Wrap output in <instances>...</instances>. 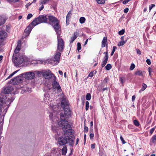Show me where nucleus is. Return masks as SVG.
Here are the masks:
<instances>
[{"label":"nucleus","mask_w":156,"mask_h":156,"mask_svg":"<svg viewBox=\"0 0 156 156\" xmlns=\"http://www.w3.org/2000/svg\"><path fill=\"white\" fill-rule=\"evenodd\" d=\"M135 74L139 76H141L143 75L142 71L141 70H138L136 71L135 73Z\"/></svg>","instance_id":"obj_25"},{"label":"nucleus","mask_w":156,"mask_h":156,"mask_svg":"<svg viewBox=\"0 0 156 156\" xmlns=\"http://www.w3.org/2000/svg\"><path fill=\"white\" fill-rule=\"evenodd\" d=\"M23 74H22L12 79L9 81L10 83L13 84H15L22 83L23 80Z\"/></svg>","instance_id":"obj_8"},{"label":"nucleus","mask_w":156,"mask_h":156,"mask_svg":"<svg viewBox=\"0 0 156 156\" xmlns=\"http://www.w3.org/2000/svg\"><path fill=\"white\" fill-rule=\"evenodd\" d=\"M151 140L152 143L154 144L156 143V135H154L152 137Z\"/></svg>","instance_id":"obj_23"},{"label":"nucleus","mask_w":156,"mask_h":156,"mask_svg":"<svg viewBox=\"0 0 156 156\" xmlns=\"http://www.w3.org/2000/svg\"><path fill=\"white\" fill-rule=\"evenodd\" d=\"M117 48L116 46H113V47L112 51L111 52V55L112 56L113 55L115 50Z\"/></svg>","instance_id":"obj_35"},{"label":"nucleus","mask_w":156,"mask_h":156,"mask_svg":"<svg viewBox=\"0 0 156 156\" xmlns=\"http://www.w3.org/2000/svg\"><path fill=\"white\" fill-rule=\"evenodd\" d=\"M78 35V34L77 32H75L74 33L73 36L71 38V40L70 41V43H73L74 40L76 38Z\"/></svg>","instance_id":"obj_17"},{"label":"nucleus","mask_w":156,"mask_h":156,"mask_svg":"<svg viewBox=\"0 0 156 156\" xmlns=\"http://www.w3.org/2000/svg\"><path fill=\"white\" fill-rule=\"evenodd\" d=\"M93 128L92 127H90V132H93Z\"/></svg>","instance_id":"obj_61"},{"label":"nucleus","mask_w":156,"mask_h":156,"mask_svg":"<svg viewBox=\"0 0 156 156\" xmlns=\"http://www.w3.org/2000/svg\"><path fill=\"white\" fill-rule=\"evenodd\" d=\"M46 156H52L51 154L50 155L49 153H47Z\"/></svg>","instance_id":"obj_63"},{"label":"nucleus","mask_w":156,"mask_h":156,"mask_svg":"<svg viewBox=\"0 0 156 156\" xmlns=\"http://www.w3.org/2000/svg\"><path fill=\"white\" fill-rule=\"evenodd\" d=\"M77 50L79 51L81 48V45L80 43H78L77 44Z\"/></svg>","instance_id":"obj_39"},{"label":"nucleus","mask_w":156,"mask_h":156,"mask_svg":"<svg viewBox=\"0 0 156 156\" xmlns=\"http://www.w3.org/2000/svg\"><path fill=\"white\" fill-rule=\"evenodd\" d=\"M135 98H136V97L135 95H133V96H132V101L133 102L134 101L135 99Z\"/></svg>","instance_id":"obj_57"},{"label":"nucleus","mask_w":156,"mask_h":156,"mask_svg":"<svg viewBox=\"0 0 156 156\" xmlns=\"http://www.w3.org/2000/svg\"><path fill=\"white\" fill-rule=\"evenodd\" d=\"M44 5H43V4H42V5H41V6L39 8V10L40 11H41L44 9Z\"/></svg>","instance_id":"obj_52"},{"label":"nucleus","mask_w":156,"mask_h":156,"mask_svg":"<svg viewBox=\"0 0 156 156\" xmlns=\"http://www.w3.org/2000/svg\"><path fill=\"white\" fill-rule=\"evenodd\" d=\"M58 73H59V74L61 75H63V72L62 71L59 70L58 71Z\"/></svg>","instance_id":"obj_58"},{"label":"nucleus","mask_w":156,"mask_h":156,"mask_svg":"<svg viewBox=\"0 0 156 156\" xmlns=\"http://www.w3.org/2000/svg\"><path fill=\"white\" fill-rule=\"evenodd\" d=\"M31 3H28L26 5V8L27 9H28V7L31 5Z\"/></svg>","instance_id":"obj_56"},{"label":"nucleus","mask_w":156,"mask_h":156,"mask_svg":"<svg viewBox=\"0 0 156 156\" xmlns=\"http://www.w3.org/2000/svg\"><path fill=\"white\" fill-rule=\"evenodd\" d=\"M7 19V18L5 15H3L1 16V26L5 23Z\"/></svg>","instance_id":"obj_16"},{"label":"nucleus","mask_w":156,"mask_h":156,"mask_svg":"<svg viewBox=\"0 0 156 156\" xmlns=\"http://www.w3.org/2000/svg\"><path fill=\"white\" fill-rule=\"evenodd\" d=\"M125 32V30L124 29H122V30H120L119 32V34L120 35H121L122 34H123Z\"/></svg>","instance_id":"obj_38"},{"label":"nucleus","mask_w":156,"mask_h":156,"mask_svg":"<svg viewBox=\"0 0 156 156\" xmlns=\"http://www.w3.org/2000/svg\"><path fill=\"white\" fill-rule=\"evenodd\" d=\"M43 75L44 77L46 79H50L53 76H54L55 79H56V77L53 73H51V72L49 70L44 72L43 73Z\"/></svg>","instance_id":"obj_10"},{"label":"nucleus","mask_w":156,"mask_h":156,"mask_svg":"<svg viewBox=\"0 0 156 156\" xmlns=\"http://www.w3.org/2000/svg\"><path fill=\"white\" fill-rule=\"evenodd\" d=\"M75 138L73 136L59 137L58 139V143L61 146H63L68 143L69 145L73 146Z\"/></svg>","instance_id":"obj_5"},{"label":"nucleus","mask_w":156,"mask_h":156,"mask_svg":"<svg viewBox=\"0 0 156 156\" xmlns=\"http://www.w3.org/2000/svg\"><path fill=\"white\" fill-rule=\"evenodd\" d=\"M33 25L31 24V23L28 27H27L25 30V32L27 34H29L31 31L33 27Z\"/></svg>","instance_id":"obj_14"},{"label":"nucleus","mask_w":156,"mask_h":156,"mask_svg":"<svg viewBox=\"0 0 156 156\" xmlns=\"http://www.w3.org/2000/svg\"><path fill=\"white\" fill-rule=\"evenodd\" d=\"M129 11V9L128 8H126L124 10V12L125 13H127Z\"/></svg>","instance_id":"obj_53"},{"label":"nucleus","mask_w":156,"mask_h":156,"mask_svg":"<svg viewBox=\"0 0 156 156\" xmlns=\"http://www.w3.org/2000/svg\"><path fill=\"white\" fill-rule=\"evenodd\" d=\"M155 129V128L154 127V128H152L150 130V132L151 134L153 133V132L154 131Z\"/></svg>","instance_id":"obj_43"},{"label":"nucleus","mask_w":156,"mask_h":156,"mask_svg":"<svg viewBox=\"0 0 156 156\" xmlns=\"http://www.w3.org/2000/svg\"><path fill=\"white\" fill-rule=\"evenodd\" d=\"M146 62L148 65H150L151 64V62L149 59H147L146 60Z\"/></svg>","instance_id":"obj_51"},{"label":"nucleus","mask_w":156,"mask_h":156,"mask_svg":"<svg viewBox=\"0 0 156 156\" xmlns=\"http://www.w3.org/2000/svg\"><path fill=\"white\" fill-rule=\"evenodd\" d=\"M21 41H19L18 42L17 45L16 47H18L20 48V47H21Z\"/></svg>","instance_id":"obj_48"},{"label":"nucleus","mask_w":156,"mask_h":156,"mask_svg":"<svg viewBox=\"0 0 156 156\" xmlns=\"http://www.w3.org/2000/svg\"><path fill=\"white\" fill-rule=\"evenodd\" d=\"M61 107L64 110V112H61L60 115V120L58 121V117L53 116L55 112L50 113L49 117L50 120L58 124L59 126L62 127L65 134L69 135L72 133V129L70 124H69L68 120L71 114V111L69 108V104L68 100L63 98L61 102Z\"/></svg>","instance_id":"obj_1"},{"label":"nucleus","mask_w":156,"mask_h":156,"mask_svg":"<svg viewBox=\"0 0 156 156\" xmlns=\"http://www.w3.org/2000/svg\"><path fill=\"white\" fill-rule=\"evenodd\" d=\"M107 43V38L106 37H104L102 42L101 47L103 48L105 47L106 44Z\"/></svg>","instance_id":"obj_18"},{"label":"nucleus","mask_w":156,"mask_h":156,"mask_svg":"<svg viewBox=\"0 0 156 156\" xmlns=\"http://www.w3.org/2000/svg\"><path fill=\"white\" fill-rule=\"evenodd\" d=\"M104 54H105V55L104 57V60L106 61H108V51L106 52H105L104 53Z\"/></svg>","instance_id":"obj_22"},{"label":"nucleus","mask_w":156,"mask_h":156,"mask_svg":"<svg viewBox=\"0 0 156 156\" xmlns=\"http://www.w3.org/2000/svg\"><path fill=\"white\" fill-rule=\"evenodd\" d=\"M70 17L71 15L67 14L66 17V22L67 23L68 22H69V19H70Z\"/></svg>","instance_id":"obj_34"},{"label":"nucleus","mask_w":156,"mask_h":156,"mask_svg":"<svg viewBox=\"0 0 156 156\" xmlns=\"http://www.w3.org/2000/svg\"><path fill=\"white\" fill-rule=\"evenodd\" d=\"M51 154L52 156H61V154L57 149L53 148L51 150Z\"/></svg>","instance_id":"obj_13"},{"label":"nucleus","mask_w":156,"mask_h":156,"mask_svg":"<svg viewBox=\"0 0 156 156\" xmlns=\"http://www.w3.org/2000/svg\"><path fill=\"white\" fill-rule=\"evenodd\" d=\"M14 56L15 54H14L12 60L15 65L16 66H19L23 62H26L29 61L28 58L24 56L19 55L18 56L14 58Z\"/></svg>","instance_id":"obj_6"},{"label":"nucleus","mask_w":156,"mask_h":156,"mask_svg":"<svg viewBox=\"0 0 156 156\" xmlns=\"http://www.w3.org/2000/svg\"><path fill=\"white\" fill-rule=\"evenodd\" d=\"M55 80L56 79H55L54 78V81L52 83L53 88L54 89H57L58 92H61L62 91L61 87L59 83L56 81Z\"/></svg>","instance_id":"obj_11"},{"label":"nucleus","mask_w":156,"mask_h":156,"mask_svg":"<svg viewBox=\"0 0 156 156\" xmlns=\"http://www.w3.org/2000/svg\"><path fill=\"white\" fill-rule=\"evenodd\" d=\"M120 140H121V141H122V144H124L126 143V142L124 140L123 138L122 137L121 135V136H120Z\"/></svg>","instance_id":"obj_41"},{"label":"nucleus","mask_w":156,"mask_h":156,"mask_svg":"<svg viewBox=\"0 0 156 156\" xmlns=\"http://www.w3.org/2000/svg\"><path fill=\"white\" fill-rule=\"evenodd\" d=\"M108 90V88H107V87H105V88H104L102 89V91H105V90Z\"/></svg>","instance_id":"obj_60"},{"label":"nucleus","mask_w":156,"mask_h":156,"mask_svg":"<svg viewBox=\"0 0 156 156\" xmlns=\"http://www.w3.org/2000/svg\"><path fill=\"white\" fill-rule=\"evenodd\" d=\"M135 67V65L133 63H132L130 66V70H132L134 69Z\"/></svg>","instance_id":"obj_37"},{"label":"nucleus","mask_w":156,"mask_h":156,"mask_svg":"<svg viewBox=\"0 0 156 156\" xmlns=\"http://www.w3.org/2000/svg\"><path fill=\"white\" fill-rule=\"evenodd\" d=\"M44 99L45 103L46 104H49V101H51V100H50L49 95L48 94H44Z\"/></svg>","instance_id":"obj_15"},{"label":"nucleus","mask_w":156,"mask_h":156,"mask_svg":"<svg viewBox=\"0 0 156 156\" xmlns=\"http://www.w3.org/2000/svg\"><path fill=\"white\" fill-rule=\"evenodd\" d=\"M107 61L103 60L102 63L101 64V66L102 67H104L106 64Z\"/></svg>","instance_id":"obj_40"},{"label":"nucleus","mask_w":156,"mask_h":156,"mask_svg":"<svg viewBox=\"0 0 156 156\" xmlns=\"http://www.w3.org/2000/svg\"><path fill=\"white\" fill-rule=\"evenodd\" d=\"M48 2L47 0H41L40 2V4H45L47 3Z\"/></svg>","instance_id":"obj_26"},{"label":"nucleus","mask_w":156,"mask_h":156,"mask_svg":"<svg viewBox=\"0 0 156 156\" xmlns=\"http://www.w3.org/2000/svg\"><path fill=\"white\" fill-rule=\"evenodd\" d=\"M33 16L32 15L31 13L29 14L27 17V20H28L30 19L31 17H32Z\"/></svg>","instance_id":"obj_42"},{"label":"nucleus","mask_w":156,"mask_h":156,"mask_svg":"<svg viewBox=\"0 0 156 156\" xmlns=\"http://www.w3.org/2000/svg\"><path fill=\"white\" fill-rule=\"evenodd\" d=\"M95 144H94L91 145V148L92 149H94L95 147Z\"/></svg>","instance_id":"obj_55"},{"label":"nucleus","mask_w":156,"mask_h":156,"mask_svg":"<svg viewBox=\"0 0 156 156\" xmlns=\"http://www.w3.org/2000/svg\"><path fill=\"white\" fill-rule=\"evenodd\" d=\"M105 68L106 70H109L111 68L112 66L110 64H108L106 66Z\"/></svg>","instance_id":"obj_31"},{"label":"nucleus","mask_w":156,"mask_h":156,"mask_svg":"<svg viewBox=\"0 0 156 156\" xmlns=\"http://www.w3.org/2000/svg\"><path fill=\"white\" fill-rule=\"evenodd\" d=\"M11 90L10 87H5L2 89L1 93V112L3 109L2 113L4 116L7 112L8 108L9 106V104L13 101V99H11V95L6 94L10 93Z\"/></svg>","instance_id":"obj_2"},{"label":"nucleus","mask_w":156,"mask_h":156,"mask_svg":"<svg viewBox=\"0 0 156 156\" xmlns=\"http://www.w3.org/2000/svg\"><path fill=\"white\" fill-rule=\"evenodd\" d=\"M48 23L52 25L56 32L57 39L58 40V47L60 46L62 44L63 40L60 37L61 31L58 30L59 28V22L56 18L52 16H47Z\"/></svg>","instance_id":"obj_3"},{"label":"nucleus","mask_w":156,"mask_h":156,"mask_svg":"<svg viewBox=\"0 0 156 156\" xmlns=\"http://www.w3.org/2000/svg\"><path fill=\"white\" fill-rule=\"evenodd\" d=\"M89 102L88 101L86 102V110L87 111L89 108Z\"/></svg>","instance_id":"obj_36"},{"label":"nucleus","mask_w":156,"mask_h":156,"mask_svg":"<svg viewBox=\"0 0 156 156\" xmlns=\"http://www.w3.org/2000/svg\"><path fill=\"white\" fill-rule=\"evenodd\" d=\"M62 43L63 44H61L62 46L61 45L60 46L58 47V39L57 48L56 54L55 55L54 57L50 58L48 61L51 64L55 65L59 63L61 52L62 51L64 47V42L63 40Z\"/></svg>","instance_id":"obj_4"},{"label":"nucleus","mask_w":156,"mask_h":156,"mask_svg":"<svg viewBox=\"0 0 156 156\" xmlns=\"http://www.w3.org/2000/svg\"><path fill=\"white\" fill-rule=\"evenodd\" d=\"M84 132H87L88 130V128L87 127L85 126L84 128Z\"/></svg>","instance_id":"obj_54"},{"label":"nucleus","mask_w":156,"mask_h":156,"mask_svg":"<svg viewBox=\"0 0 156 156\" xmlns=\"http://www.w3.org/2000/svg\"><path fill=\"white\" fill-rule=\"evenodd\" d=\"M108 81V77H105L104 80V82L105 83H107Z\"/></svg>","instance_id":"obj_44"},{"label":"nucleus","mask_w":156,"mask_h":156,"mask_svg":"<svg viewBox=\"0 0 156 156\" xmlns=\"http://www.w3.org/2000/svg\"><path fill=\"white\" fill-rule=\"evenodd\" d=\"M8 36L7 33L3 29L1 28V46L4 45L5 44V40Z\"/></svg>","instance_id":"obj_9"},{"label":"nucleus","mask_w":156,"mask_h":156,"mask_svg":"<svg viewBox=\"0 0 156 156\" xmlns=\"http://www.w3.org/2000/svg\"><path fill=\"white\" fill-rule=\"evenodd\" d=\"M1 28L2 29H3L5 31V30L6 31L8 32L10 29V27L9 25H6V26H3Z\"/></svg>","instance_id":"obj_20"},{"label":"nucleus","mask_w":156,"mask_h":156,"mask_svg":"<svg viewBox=\"0 0 156 156\" xmlns=\"http://www.w3.org/2000/svg\"><path fill=\"white\" fill-rule=\"evenodd\" d=\"M124 45L123 43L121 41H120V42L118 44V45L119 46H122Z\"/></svg>","instance_id":"obj_49"},{"label":"nucleus","mask_w":156,"mask_h":156,"mask_svg":"<svg viewBox=\"0 0 156 156\" xmlns=\"http://www.w3.org/2000/svg\"><path fill=\"white\" fill-rule=\"evenodd\" d=\"M86 20V19L85 17H81L79 19L80 23L81 24L84 23Z\"/></svg>","instance_id":"obj_24"},{"label":"nucleus","mask_w":156,"mask_h":156,"mask_svg":"<svg viewBox=\"0 0 156 156\" xmlns=\"http://www.w3.org/2000/svg\"><path fill=\"white\" fill-rule=\"evenodd\" d=\"M94 136V134L93 133H91L90 134V137L91 139H93Z\"/></svg>","instance_id":"obj_46"},{"label":"nucleus","mask_w":156,"mask_h":156,"mask_svg":"<svg viewBox=\"0 0 156 156\" xmlns=\"http://www.w3.org/2000/svg\"><path fill=\"white\" fill-rule=\"evenodd\" d=\"M136 52L137 54H139V55H140L141 54V52L138 49H136Z\"/></svg>","instance_id":"obj_50"},{"label":"nucleus","mask_w":156,"mask_h":156,"mask_svg":"<svg viewBox=\"0 0 156 156\" xmlns=\"http://www.w3.org/2000/svg\"><path fill=\"white\" fill-rule=\"evenodd\" d=\"M93 72H91L90 73L88 76L92 77H93Z\"/></svg>","instance_id":"obj_45"},{"label":"nucleus","mask_w":156,"mask_h":156,"mask_svg":"<svg viewBox=\"0 0 156 156\" xmlns=\"http://www.w3.org/2000/svg\"><path fill=\"white\" fill-rule=\"evenodd\" d=\"M91 95L90 93H87L86 96V99L87 100H90L91 99Z\"/></svg>","instance_id":"obj_29"},{"label":"nucleus","mask_w":156,"mask_h":156,"mask_svg":"<svg viewBox=\"0 0 156 156\" xmlns=\"http://www.w3.org/2000/svg\"><path fill=\"white\" fill-rule=\"evenodd\" d=\"M133 123L136 126H138L139 125V122L136 120H134L133 121Z\"/></svg>","instance_id":"obj_33"},{"label":"nucleus","mask_w":156,"mask_h":156,"mask_svg":"<svg viewBox=\"0 0 156 156\" xmlns=\"http://www.w3.org/2000/svg\"><path fill=\"white\" fill-rule=\"evenodd\" d=\"M79 142V139L77 138L76 140V145Z\"/></svg>","instance_id":"obj_62"},{"label":"nucleus","mask_w":156,"mask_h":156,"mask_svg":"<svg viewBox=\"0 0 156 156\" xmlns=\"http://www.w3.org/2000/svg\"><path fill=\"white\" fill-rule=\"evenodd\" d=\"M51 126H52V129L53 130V131L54 132H56V130L58 129H57V128L55 127V125L54 124V123H53V124H52V125Z\"/></svg>","instance_id":"obj_27"},{"label":"nucleus","mask_w":156,"mask_h":156,"mask_svg":"<svg viewBox=\"0 0 156 156\" xmlns=\"http://www.w3.org/2000/svg\"><path fill=\"white\" fill-rule=\"evenodd\" d=\"M25 78L28 80H31L35 77V74L32 72H27L25 73Z\"/></svg>","instance_id":"obj_12"},{"label":"nucleus","mask_w":156,"mask_h":156,"mask_svg":"<svg viewBox=\"0 0 156 156\" xmlns=\"http://www.w3.org/2000/svg\"><path fill=\"white\" fill-rule=\"evenodd\" d=\"M20 49V48L19 47H16L14 51V52L15 54L18 53Z\"/></svg>","instance_id":"obj_32"},{"label":"nucleus","mask_w":156,"mask_h":156,"mask_svg":"<svg viewBox=\"0 0 156 156\" xmlns=\"http://www.w3.org/2000/svg\"><path fill=\"white\" fill-rule=\"evenodd\" d=\"M47 16L40 15L33 21L31 23V24L33 25L34 26H35L39 23L47 22L48 20V17Z\"/></svg>","instance_id":"obj_7"},{"label":"nucleus","mask_w":156,"mask_h":156,"mask_svg":"<svg viewBox=\"0 0 156 156\" xmlns=\"http://www.w3.org/2000/svg\"><path fill=\"white\" fill-rule=\"evenodd\" d=\"M19 71V70H16V71H14V72L12 73L6 79H9V78H11L12 76H13L15 73H16L17 72H18V71Z\"/></svg>","instance_id":"obj_30"},{"label":"nucleus","mask_w":156,"mask_h":156,"mask_svg":"<svg viewBox=\"0 0 156 156\" xmlns=\"http://www.w3.org/2000/svg\"><path fill=\"white\" fill-rule=\"evenodd\" d=\"M97 3L99 4H103L105 3V0H96Z\"/></svg>","instance_id":"obj_28"},{"label":"nucleus","mask_w":156,"mask_h":156,"mask_svg":"<svg viewBox=\"0 0 156 156\" xmlns=\"http://www.w3.org/2000/svg\"><path fill=\"white\" fill-rule=\"evenodd\" d=\"M90 126L91 127H92V126H93V122L92 121H91V122H90Z\"/></svg>","instance_id":"obj_64"},{"label":"nucleus","mask_w":156,"mask_h":156,"mask_svg":"<svg viewBox=\"0 0 156 156\" xmlns=\"http://www.w3.org/2000/svg\"><path fill=\"white\" fill-rule=\"evenodd\" d=\"M147 85L144 83H143L142 84V88L139 90V92L141 93L143 91H144L147 87Z\"/></svg>","instance_id":"obj_21"},{"label":"nucleus","mask_w":156,"mask_h":156,"mask_svg":"<svg viewBox=\"0 0 156 156\" xmlns=\"http://www.w3.org/2000/svg\"><path fill=\"white\" fill-rule=\"evenodd\" d=\"M37 73V74L38 76H39V75L41 74V72L38 71L35 72Z\"/></svg>","instance_id":"obj_59"},{"label":"nucleus","mask_w":156,"mask_h":156,"mask_svg":"<svg viewBox=\"0 0 156 156\" xmlns=\"http://www.w3.org/2000/svg\"><path fill=\"white\" fill-rule=\"evenodd\" d=\"M155 5L154 4H152L151 5H150L149 6V9L150 11L151 9L154 7L155 6Z\"/></svg>","instance_id":"obj_47"},{"label":"nucleus","mask_w":156,"mask_h":156,"mask_svg":"<svg viewBox=\"0 0 156 156\" xmlns=\"http://www.w3.org/2000/svg\"><path fill=\"white\" fill-rule=\"evenodd\" d=\"M67 147L66 145L64 146L63 148L62 149V154L64 155H65L67 152Z\"/></svg>","instance_id":"obj_19"}]
</instances>
